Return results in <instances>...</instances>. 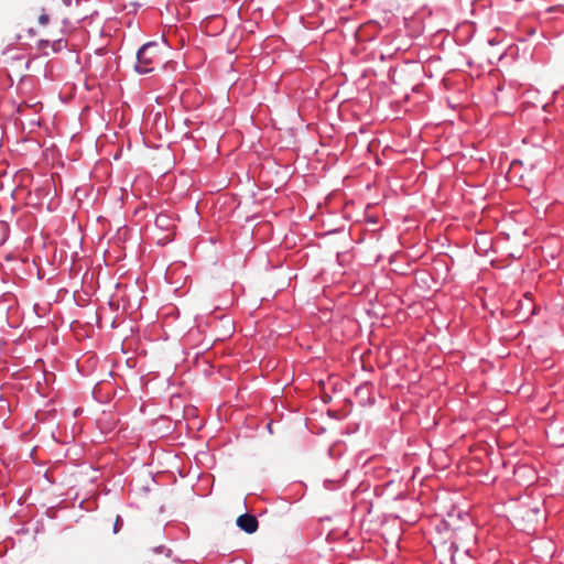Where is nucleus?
I'll return each instance as SVG.
<instances>
[{
  "instance_id": "nucleus-6",
  "label": "nucleus",
  "mask_w": 564,
  "mask_h": 564,
  "mask_svg": "<svg viewBox=\"0 0 564 564\" xmlns=\"http://www.w3.org/2000/svg\"><path fill=\"white\" fill-rule=\"evenodd\" d=\"M62 1L67 7H69L72 4V2H73V0H62Z\"/></svg>"
},
{
  "instance_id": "nucleus-7",
  "label": "nucleus",
  "mask_w": 564,
  "mask_h": 564,
  "mask_svg": "<svg viewBox=\"0 0 564 564\" xmlns=\"http://www.w3.org/2000/svg\"><path fill=\"white\" fill-rule=\"evenodd\" d=\"M163 218H164V217H162V216L156 217V223H159V221H160V220H162Z\"/></svg>"
},
{
  "instance_id": "nucleus-1",
  "label": "nucleus",
  "mask_w": 564,
  "mask_h": 564,
  "mask_svg": "<svg viewBox=\"0 0 564 564\" xmlns=\"http://www.w3.org/2000/svg\"><path fill=\"white\" fill-rule=\"evenodd\" d=\"M163 51L155 42L144 44L137 54L135 70L140 74L152 72L156 65L163 64Z\"/></svg>"
},
{
  "instance_id": "nucleus-3",
  "label": "nucleus",
  "mask_w": 564,
  "mask_h": 564,
  "mask_svg": "<svg viewBox=\"0 0 564 564\" xmlns=\"http://www.w3.org/2000/svg\"><path fill=\"white\" fill-rule=\"evenodd\" d=\"M540 516L542 517L540 507H534V508L525 511L523 519H525L528 521H533L534 519H536Z\"/></svg>"
},
{
  "instance_id": "nucleus-2",
  "label": "nucleus",
  "mask_w": 564,
  "mask_h": 564,
  "mask_svg": "<svg viewBox=\"0 0 564 564\" xmlns=\"http://www.w3.org/2000/svg\"><path fill=\"white\" fill-rule=\"evenodd\" d=\"M237 525L248 534L254 533L259 528L257 518L249 513H243L237 518Z\"/></svg>"
},
{
  "instance_id": "nucleus-4",
  "label": "nucleus",
  "mask_w": 564,
  "mask_h": 564,
  "mask_svg": "<svg viewBox=\"0 0 564 564\" xmlns=\"http://www.w3.org/2000/svg\"><path fill=\"white\" fill-rule=\"evenodd\" d=\"M48 21H50V17H48V14H46V13H42V14L39 17V22H40V24H42V25H46V24L48 23Z\"/></svg>"
},
{
  "instance_id": "nucleus-5",
  "label": "nucleus",
  "mask_w": 564,
  "mask_h": 564,
  "mask_svg": "<svg viewBox=\"0 0 564 564\" xmlns=\"http://www.w3.org/2000/svg\"><path fill=\"white\" fill-rule=\"evenodd\" d=\"M121 524H122V520H121V518L118 516V517L116 518V522H115V527H113V531H115V533H117V532L119 531V528H120V525H121Z\"/></svg>"
}]
</instances>
